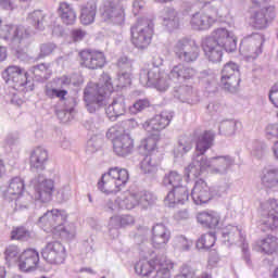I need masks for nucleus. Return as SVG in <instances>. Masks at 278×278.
Wrapping results in <instances>:
<instances>
[{
    "instance_id": "nucleus-1",
    "label": "nucleus",
    "mask_w": 278,
    "mask_h": 278,
    "mask_svg": "<svg viewBox=\"0 0 278 278\" xmlns=\"http://www.w3.org/2000/svg\"><path fill=\"white\" fill-rule=\"evenodd\" d=\"M214 144V132L204 131L198 137L195 151L191 163L186 167V175L188 179H197L201 177L207 168H211L214 175H227L229 168L236 164V160L229 155L214 156L207 159L205 153L212 149Z\"/></svg>"
},
{
    "instance_id": "nucleus-2",
    "label": "nucleus",
    "mask_w": 278,
    "mask_h": 278,
    "mask_svg": "<svg viewBox=\"0 0 278 278\" xmlns=\"http://www.w3.org/2000/svg\"><path fill=\"white\" fill-rule=\"evenodd\" d=\"M202 49L205 58L216 64L223 60V50L233 53L238 49V38L233 31L219 27L214 29L211 36L202 39Z\"/></svg>"
},
{
    "instance_id": "nucleus-3",
    "label": "nucleus",
    "mask_w": 278,
    "mask_h": 278,
    "mask_svg": "<svg viewBox=\"0 0 278 278\" xmlns=\"http://www.w3.org/2000/svg\"><path fill=\"white\" fill-rule=\"evenodd\" d=\"M170 121H173V112L163 111L142 124L144 131L150 134V137L141 140L139 144L140 153L151 155L155 151L157 140H160V131L166 129L170 125Z\"/></svg>"
},
{
    "instance_id": "nucleus-4",
    "label": "nucleus",
    "mask_w": 278,
    "mask_h": 278,
    "mask_svg": "<svg viewBox=\"0 0 278 278\" xmlns=\"http://www.w3.org/2000/svg\"><path fill=\"white\" fill-rule=\"evenodd\" d=\"M112 92H114V86L112 85V78L108 74H103L98 84H88L84 91L87 111L90 114L99 112L105 105L108 94H112Z\"/></svg>"
},
{
    "instance_id": "nucleus-5",
    "label": "nucleus",
    "mask_w": 278,
    "mask_h": 278,
    "mask_svg": "<svg viewBox=\"0 0 278 278\" xmlns=\"http://www.w3.org/2000/svg\"><path fill=\"white\" fill-rule=\"evenodd\" d=\"M66 212L53 208L51 211H46L43 216L38 219V226L43 229V231H51L52 233H66L67 238H75L77 229L75 224H71L68 227L64 228V223H66Z\"/></svg>"
},
{
    "instance_id": "nucleus-6",
    "label": "nucleus",
    "mask_w": 278,
    "mask_h": 278,
    "mask_svg": "<svg viewBox=\"0 0 278 278\" xmlns=\"http://www.w3.org/2000/svg\"><path fill=\"white\" fill-rule=\"evenodd\" d=\"M129 181V172L126 168L111 167L109 172L102 175L98 182V188L105 194L121 192L122 188Z\"/></svg>"
},
{
    "instance_id": "nucleus-7",
    "label": "nucleus",
    "mask_w": 278,
    "mask_h": 278,
    "mask_svg": "<svg viewBox=\"0 0 278 278\" xmlns=\"http://www.w3.org/2000/svg\"><path fill=\"white\" fill-rule=\"evenodd\" d=\"M106 138L113 142V153L118 157H129L134 153V139L125 134L121 126H113L106 131Z\"/></svg>"
},
{
    "instance_id": "nucleus-8",
    "label": "nucleus",
    "mask_w": 278,
    "mask_h": 278,
    "mask_svg": "<svg viewBox=\"0 0 278 278\" xmlns=\"http://www.w3.org/2000/svg\"><path fill=\"white\" fill-rule=\"evenodd\" d=\"M155 25L149 18H139L137 23L131 26V43L136 49H147L153 39V29Z\"/></svg>"
},
{
    "instance_id": "nucleus-9",
    "label": "nucleus",
    "mask_w": 278,
    "mask_h": 278,
    "mask_svg": "<svg viewBox=\"0 0 278 278\" xmlns=\"http://www.w3.org/2000/svg\"><path fill=\"white\" fill-rule=\"evenodd\" d=\"M139 81L141 86L147 88H156L160 92L168 90L170 83L166 80V74L160 71V67L153 65H144L139 73Z\"/></svg>"
},
{
    "instance_id": "nucleus-10",
    "label": "nucleus",
    "mask_w": 278,
    "mask_h": 278,
    "mask_svg": "<svg viewBox=\"0 0 278 278\" xmlns=\"http://www.w3.org/2000/svg\"><path fill=\"white\" fill-rule=\"evenodd\" d=\"M201 50L197 45V41L188 38L178 39L173 45V53L176 55L177 60L185 62L186 64H192L199 60Z\"/></svg>"
},
{
    "instance_id": "nucleus-11",
    "label": "nucleus",
    "mask_w": 278,
    "mask_h": 278,
    "mask_svg": "<svg viewBox=\"0 0 278 278\" xmlns=\"http://www.w3.org/2000/svg\"><path fill=\"white\" fill-rule=\"evenodd\" d=\"M265 41L264 35L260 33L248 35L241 40L239 51L249 62L257 60L258 55L264 52Z\"/></svg>"
},
{
    "instance_id": "nucleus-12",
    "label": "nucleus",
    "mask_w": 278,
    "mask_h": 278,
    "mask_svg": "<svg viewBox=\"0 0 278 278\" xmlns=\"http://www.w3.org/2000/svg\"><path fill=\"white\" fill-rule=\"evenodd\" d=\"M2 21L0 20V40H4L11 47H21L25 45L27 39L31 34L24 26L16 25H1Z\"/></svg>"
},
{
    "instance_id": "nucleus-13",
    "label": "nucleus",
    "mask_w": 278,
    "mask_h": 278,
    "mask_svg": "<svg viewBox=\"0 0 278 278\" xmlns=\"http://www.w3.org/2000/svg\"><path fill=\"white\" fill-rule=\"evenodd\" d=\"M218 21V9L214 5H205L202 11L191 16L190 25L198 31H205Z\"/></svg>"
},
{
    "instance_id": "nucleus-14",
    "label": "nucleus",
    "mask_w": 278,
    "mask_h": 278,
    "mask_svg": "<svg viewBox=\"0 0 278 278\" xmlns=\"http://www.w3.org/2000/svg\"><path fill=\"white\" fill-rule=\"evenodd\" d=\"M30 188L35 190V201H39L40 203H49V201H51V197H53L54 182L52 179L39 174L30 180Z\"/></svg>"
},
{
    "instance_id": "nucleus-15",
    "label": "nucleus",
    "mask_w": 278,
    "mask_h": 278,
    "mask_svg": "<svg viewBox=\"0 0 278 278\" xmlns=\"http://www.w3.org/2000/svg\"><path fill=\"white\" fill-rule=\"evenodd\" d=\"M220 86L232 94L240 88V66L235 62H228L222 70Z\"/></svg>"
},
{
    "instance_id": "nucleus-16",
    "label": "nucleus",
    "mask_w": 278,
    "mask_h": 278,
    "mask_svg": "<svg viewBox=\"0 0 278 278\" xmlns=\"http://www.w3.org/2000/svg\"><path fill=\"white\" fill-rule=\"evenodd\" d=\"M102 18L113 25H125V3L121 0H105Z\"/></svg>"
},
{
    "instance_id": "nucleus-17",
    "label": "nucleus",
    "mask_w": 278,
    "mask_h": 278,
    "mask_svg": "<svg viewBox=\"0 0 278 278\" xmlns=\"http://www.w3.org/2000/svg\"><path fill=\"white\" fill-rule=\"evenodd\" d=\"M2 77L14 90H24L29 84V73L16 65L9 66Z\"/></svg>"
},
{
    "instance_id": "nucleus-18",
    "label": "nucleus",
    "mask_w": 278,
    "mask_h": 278,
    "mask_svg": "<svg viewBox=\"0 0 278 278\" xmlns=\"http://www.w3.org/2000/svg\"><path fill=\"white\" fill-rule=\"evenodd\" d=\"M41 257L48 264H64L66 248L60 241L48 242L41 250Z\"/></svg>"
},
{
    "instance_id": "nucleus-19",
    "label": "nucleus",
    "mask_w": 278,
    "mask_h": 278,
    "mask_svg": "<svg viewBox=\"0 0 278 278\" xmlns=\"http://www.w3.org/2000/svg\"><path fill=\"white\" fill-rule=\"evenodd\" d=\"M261 223L266 227L275 231L278 229V202L277 200H268L261 204Z\"/></svg>"
},
{
    "instance_id": "nucleus-20",
    "label": "nucleus",
    "mask_w": 278,
    "mask_h": 278,
    "mask_svg": "<svg viewBox=\"0 0 278 278\" xmlns=\"http://www.w3.org/2000/svg\"><path fill=\"white\" fill-rule=\"evenodd\" d=\"M79 56L81 66L90 71H97L105 66V54L99 50H83Z\"/></svg>"
},
{
    "instance_id": "nucleus-21",
    "label": "nucleus",
    "mask_w": 278,
    "mask_h": 278,
    "mask_svg": "<svg viewBox=\"0 0 278 278\" xmlns=\"http://www.w3.org/2000/svg\"><path fill=\"white\" fill-rule=\"evenodd\" d=\"M167 77L169 83L184 84V81H190V79H194V77H197V70L179 63L173 66Z\"/></svg>"
},
{
    "instance_id": "nucleus-22",
    "label": "nucleus",
    "mask_w": 278,
    "mask_h": 278,
    "mask_svg": "<svg viewBox=\"0 0 278 278\" xmlns=\"http://www.w3.org/2000/svg\"><path fill=\"white\" fill-rule=\"evenodd\" d=\"M40 254L35 249L25 250L20 254L18 268L22 273H31L38 268Z\"/></svg>"
},
{
    "instance_id": "nucleus-23",
    "label": "nucleus",
    "mask_w": 278,
    "mask_h": 278,
    "mask_svg": "<svg viewBox=\"0 0 278 278\" xmlns=\"http://www.w3.org/2000/svg\"><path fill=\"white\" fill-rule=\"evenodd\" d=\"M191 199L195 205H203L212 200V193L210 192V186L203 179H198L194 187L191 190Z\"/></svg>"
},
{
    "instance_id": "nucleus-24",
    "label": "nucleus",
    "mask_w": 278,
    "mask_h": 278,
    "mask_svg": "<svg viewBox=\"0 0 278 278\" xmlns=\"http://www.w3.org/2000/svg\"><path fill=\"white\" fill-rule=\"evenodd\" d=\"M174 97L180 103H188V105H197L201 99L199 93L192 88V86L181 85L174 87Z\"/></svg>"
},
{
    "instance_id": "nucleus-25",
    "label": "nucleus",
    "mask_w": 278,
    "mask_h": 278,
    "mask_svg": "<svg viewBox=\"0 0 278 278\" xmlns=\"http://www.w3.org/2000/svg\"><path fill=\"white\" fill-rule=\"evenodd\" d=\"M49 160V152L42 147H37L30 152V170L33 173H40L47 168V161Z\"/></svg>"
},
{
    "instance_id": "nucleus-26",
    "label": "nucleus",
    "mask_w": 278,
    "mask_h": 278,
    "mask_svg": "<svg viewBox=\"0 0 278 278\" xmlns=\"http://www.w3.org/2000/svg\"><path fill=\"white\" fill-rule=\"evenodd\" d=\"M190 193L188 192V187L180 185L178 187H174L172 191H169L164 200L165 205L167 207H175V205H184L186 201H188Z\"/></svg>"
},
{
    "instance_id": "nucleus-27",
    "label": "nucleus",
    "mask_w": 278,
    "mask_h": 278,
    "mask_svg": "<svg viewBox=\"0 0 278 278\" xmlns=\"http://www.w3.org/2000/svg\"><path fill=\"white\" fill-rule=\"evenodd\" d=\"M170 240V230L163 224H156L152 228V247L154 249H164Z\"/></svg>"
},
{
    "instance_id": "nucleus-28",
    "label": "nucleus",
    "mask_w": 278,
    "mask_h": 278,
    "mask_svg": "<svg viewBox=\"0 0 278 278\" xmlns=\"http://www.w3.org/2000/svg\"><path fill=\"white\" fill-rule=\"evenodd\" d=\"M261 181L265 188L278 191V166H267L263 169Z\"/></svg>"
},
{
    "instance_id": "nucleus-29",
    "label": "nucleus",
    "mask_w": 278,
    "mask_h": 278,
    "mask_svg": "<svg viewBox=\"0 0 278 278\" xmlns=\"http://www.w3.org/2000/svg\"><path fill=\"white\" fill-rule=\"evenodd\" d=\"M222 236L228 247H231V244H244V235H242V230L238 226H226L222 230Z\"/></svg>"
},
{
    "instance_id": "nucleus-30",
    "label": "nucleus",
    "mask_w": 278,
    "mask_h": 278,
    "mask_svg": "<svg viewBox=\"0 0 278 278\" xmlns=\"http://www.w3.org/2000/svg\"><path fill=\"white\" fill-rule=\"evenodd\" d=\"M127 108L125 105V97L117 96L113 99L111 104L105 109V114L110 121H116L118 116H123L125 114Z\"/></svg>"
},
{
    "instance_id": "nucleus-31",
    "label": "nucleus",
    "mask_w": 278,
    "mask_h": 278,
    "mask_svg": "<svg viewBox=\"0 0 278 278\" xmlns=\"http://www.w3.org/2000/svg\"><path fill=\"white\" fill-rule=\"evenodd\" d=\"M278 249V238L275 236H267L264 239L256 241L254 250L265 255H273Z\"/></svg>"
},
{
    "instance_id": "nucleus-32",
    "label": "nucleus",
    "mask_w": 278,
    "mask_h": 278,
    "mask_svg": "<svg viewBox=\"0 0 278 278\" xmlns=\"http://www.w3.org/2000/svg\"><path fill=\"white\" fill-rule=\"evenodd\" d=\"M198 223L207 229H216L220 223V216L216 212H201L197 216Z\"/></svg>"
},
{
    "instance_id": "nucleus-33",
    "label": "nucleus",
    "mask_w": 278,
    "mask_h": 278,
    "mask_svg": "<svg viewBox=\"0 0 278 278\" xmlns=\"http://www.w3.org/2000/svg\"><path fill=\"white\" fill-rule=\"evenodd\" d=\"M160 262H162V256H157L155 258H152L151 261H139L135 265V270L137 275H142V277H147L148 275H151L153 269H156Z\"/></svg>"
},
{
    "instance_id": "nucleus-34",
    "label": "nucleus",
    "mask_w": 278,
    "mask_h": 278,
    "mask_svg": "<svg viewBox=\"0 0 278 278\" xmlns=\"http://www.w3.org/2000/svg\"><path fill=\"white\" fill-rule=\"evenodd\" d=\"M59 14L65 25H73L77 21V13L68 2L60 3Z\"/></svg>"
},
{
    "instance_id": "nucleus-35",
    "label": "nucleus",
    "mask_w": 278,
    "mask_h": 278,
    "mask_svg": "<svg viewBox=\"0 0 278 278\" xmlns=\"http://www.w3.org/2000/svg\"><path fill=\"white\" fill-rule=\"evenodd\" d=\"M116 203L117 207H121V210H134L139 203L138 191L124 193L122 197L116 198Z\"/></svg>"
},
{
    "instance_id": "nucleus-36",
    "label": "nucleus",
    "mask_w": 278,
    "mask_h": 278,
    "mask_svg": "<svg viewBox=\"0 0 278 278\" xmlns=\"http://www.w3.org/2000/svg\"><path fill=\"white\" fill-rule=\"evenodd\" d=\"M96 16L97 2L90 1L81 9L80 23H83V25H91V23H94Z\"/></svg>"
},
{
    "instance_id": "nucleus-37",
    "label": "nucleus",
    "mask_w": 278,
    "mask_h": 278,
    "mask_svg": "<svg viewBox=\"0 0 278 278\" xmlns=\"http://www.w3.org/2000/svg\"><path fill=\"white\" fill-rule=\"evenodd\" d=\"M163 24L168 29H177L179 27V18L177 17V11L172 8H165L162 12Z\"/></svg>"
},
{
    "instance_id": "nucleus-38",
    "label": "nucleus",
    "mask_w": 278,
    "mask_h": 278,
    "mask_svg": "<svg viewBox=\"0 0 278 278\" xmlns=\"http://www.w3.org/2000/svg\"><path fill=\"white\" fill-rule=\"evenodd\" d=\"M25 192V180L21 177H14L9 181L7 193L10 197H21Z\"/></svg>"
},
{
    "instance_id": "nucleus-39",
    "label": "nucleus",
    "mask_w": 278,
    "mask_h": 278,
    "mask_svg": "<svg viewBox=\"0 0 278 278\" xmlns=\"http://www.w3.org/2000/svg\"><path fill=\"white\" fill-rule=\"evenodd\" d=\"M189 151H192V138L188 136H181L178 140L177 147L174 149L175 157L186 155Z\"/></svg>"
},
{
    "instance_id": "nucleus-40",
    "label": "nucleus",
    "mask_w": 278,
    "mask_h": 278,
    "mask_svg": "<svg viewBox=\"0 0 278 278\" xmlns=\"http://www.w3.org/2000/svg\"><path fill=\"white\" fill-rule=\"evenodd\" d=\"M184 177L177 170H170L166 173L163 177V186L177 188L181 186Z\"/></svg>"
},
{
    "instance_id": "nucleus-41",
    "label": "nucleus",
    "mask_w": 278,
    "mask_h": 278,
    "mask_svg": "<svg viewBox=\"0 0 278 278\" xmlns=\"http://www.w3.org/2000/svg\"><path fill=\"white\" fill-rule=\"evenodd\" d=\"M170 268H173V263L166 260V256H162V260L159 261L154 278H170Z\"/></svg>"
},
{
    "instance_id": "nucleus-42",
    "label": "nucleus",
    "mask_w": 278,
    "mask_h": 278,
    "mask_svg": "<svg viewBox=\"0 0 278 278\" xmlns=\"http://www.w3.org/2000/svg\"><path fill=\"white\" fill-rule=\"evenodd\" d=\"M216 244V235L214 232H208L202 235L197 241V249L199 250H210Z\"/></svg>"
},
{
    "instance_id": "nucleus-43",
    "label": "nucleus",
    "mask_w": 278,
    "mask_h": 278,
    "mask_svg": "<svg viewBox=\"0 0 278 278\" xmlns=\"http://www.w3.org/2000/svg\"><path fill=\"white\" fill-rule=\"evenodd\" d=\"M238 123L236 119H224L219 124V134L222 136H233L236 134V129H238Z\"/></svg>"
},
{
    "instance_id": "nucleus-44",
    "label": "nucleus",
    "mask_w": 278,
    "mask_h": 278,
    "mask_svg": "<svg viewBox=\"0 0 278 278\" xmlns=\"http://www.w3.org/2000/svg\"><path fill=\"white\" fill-rule=\"evenodd\" d=\"M137 200L139 201L138 205L146 210L149 205H153L157 201V198L150 191H137Z\"/></svg>"
},
{
    "instance_id": "nucleus-45",
    "label": "nucleus",
    "mask_w": 278,
    "mask_h": 278,
    "mask_svg": "<svg viewBox=\"0 0 278 278\" xmlns=\"http://www.w3.org/2000/svg\"><path fill=\"white\" fill-rule=\"evenodd\" d=\"M140 168L144 175H155L157 173V164L149 154L140 162Z\"/></svg>"
},
{
    "instance_id": "nucleus-46",
    "label": "nucleus",
    "mask_w": 278,
    "mask_h": 278,
    "mask_svg": "<svg viewBox=\"0 0 278 278\" xmlns=\"http://www.w3.org/2000/svg\"><path fill=\"white\" fill-rule=\"evenodd\" d=\"M45 21V13L40 10H36L28 15V23L36 29H45L42 22Z\"/></svg>"
},
{
    "instance_id": "nucleus-47",
    "label": "nucleus",
    "mask_w": 278,
    "mask_h": 278,
    "mask_svg": "<svg viewBox=\"0 0 278 278\" xmlns=\"http://www.w3.org/2000/svg\"><path fill=\"white\" fill-rule=\"evenodd\" d=\"M45 94L48 97V99H60V101H64V99H66V94H68V91L65 89H58L46 86Z\"/></svg>"
},
{
    "instance_id": "nucleus-48",
    "label": "nucleus",
    "mask_w": 278,
    "mask_h": 278,
    "mask_svg": "<svg viewBox=\"0 0 278 278\" xmlns=\"http://www.w3.org/2000/svg\"><path fill=\"white\" fill-rule=\"evenodd\" d=\"M4 257L9 264L18 262L21 257V249H18L16 245H9L5 249Z\"/></svg>"
},
{
    "instance_id": "nucleus-49",
    "label": "nucleus",
    "mask_w": 278,
    "mask_h": 278,
    "mask_svg": "<svg viewBox=\"0 0 278 278\" xmlns=\"http://www.w3.org/2000/svg\"><path fill=\"white\" fill-rule=\"evenodd\" d=\"M31 238V232L25 227H18L11 232V240H21L25 242Z\"/></svg>"
},
{
    "instance_id": "nucleus-50",
    "label": "nucleus",
    "mask_w": 278,
    "mask_h": 278,
    "mask_svg": "<svg viewBox=\"0 0 278 278\" xmlns=\"http://www.w3.org/2000/svg\"><path fill=\"white\" fill-rule=\"evenodd\" d=\"M174 247L180 251H190L192 249V241L185 236H178L174 239Z\"/></svg>"
},
{
    "instance_id": "nucleus-51",
    "label": "nucleus",
    "mask_w": 278,
    "mask_h": 278,
    "mask_svg": "<svg viewBox=\"0 0 278 278\" xmlns=\"http://www.w3.org/2000/svg\"><path fill=\"white\" fill-rule=\"evenodd\" d=\"M151 103L147 99L137 100L131 106H129L130 114H139V112H143L147 110Z\"/></svg>"
},
{
    "instance_id": "nucleus-52",
    "label": "nucleus",
    "mask_w": 278,
    "mask_h": 278,
    "mask_svg": "<svg viewBox=\"0 0 278 278\" xmlns=\"http://www.w3.org/2000/svg\"><path fill=\"white\" fill-rule=\"evenodd\" d=\"M102 140L98 137H92L87 141L86 153H97L101 149Z\"/></svg>"
},
{
    "instance_id": "nucleus-53",
    "label": "nucleus",
    "mask_w": 278,
    "mask_h": 278,
    "mask_svg": "<svg viewBox=\"0 0 278 278\" xmlns=\"http://www.w3.org/2000/svg\"><path fill=\"white\" fill-rule=\"evenodd\" d=\"M56 49L58 46H55V43L53 42L42 43L40 46L39 58H47L48 55H51V53H53V51H55Z\"/></svg>"
},
{
    "instance_id": "nucleus-54",
    "label": "nucleus",
    "mask_w": 278,
    "mask_h": 278,
    "mask_svg": "<svg viewBox=\"0 0 278 278\" xmlns=\"http://www.w3.org/2000/svg\"><path fill=\"white\" fill-rule=\"evenodd\" d=\"M118 229H122L121 215L112 216L109 220V231L110 233H112V231H115V236H118Z\"/></svg>"
},
{
    "instance_id": "nucleus-55",
    "label": "nucleus",
    "mask_w": 278,
    "mask_h": 278,
    "mask_svg": "<svg viewBox=\"0 0 278 278\" xmlns=\"http://www.w3.org/2000/svg\"><path fill=\"white\" fill-rule=\"evenodd\" d=\"M47 71V65L45 64H39V65H35L33 66L27 73H28V77L29 75H34V77H45L43 73Z\"/></svg>"
},
{
    "instance_id": "nucleus-56",
    "label": "nucleus",
    "mask_w": 278,
    "mask_h": 278,
    "mask_svg": "<svg viewBox=\"0 0 278 278\" xmlns=\"http://www.w3.org/2000/svg\"><path fill=\"white\" fill-rule=\"evenodd\" d=\"M117 66L122 71L131 73V67L134 66V63L131 62V60H129V58L122 56L117 62Z\"/></svg>"
},
{
    "instance_id": "nucleus-57",
    "label": "nucleus",
    "mask_w": 278,
    "mask_h": 278,
    "mask_svg": "<svg viewBox=\"0 0 278 278\" xmlns=\"http://www.w3.org/2000/svg\"><path fill=\"white\" fill-rule=\"evenodd\" d=\"M265 151H266V146H264L263 143L256 142L253 146L252 155H254V157H257L260 160L264 157Z\"/></svg>"
},
{
    "instance_id": "nucleus-58",
    "label": "nucleus",
    "mask_w": 278,
    "mask_h": 278,
    "mask_svg": "<svg viewBox=\"0 0 278 278\" xmlns=\"http://www.w3.org/2000/svg\"><path fill=\"white\" fill-rule=\"evenodd\" d=\"M72 193H71V186L66 185L64 187H62L59 191H58V198L61 201H68V199H71Z\"/></svg>"
},
{
    "instance_id": "nucleus-59",
    "label": "nucleus",
    "mask_w": 278,
    "mask_h": 278,
    "mask_svg": "<svg viewBox=\"0 0 278 278\" xmlns=\"http://www.w3.org/2000/svg\"><path fill=\"white\" fill-rule=\"evenodd\" d=\"M119 87L123 88L125 86H129L131 84V73L130 72H123L119 77Z\"/></svg>"
},
{
    "instance_id": "nucleus-60",
    "label": "nucleus",
    "mask_w": 278,
    "mask_h": 278,
    "mask_svg": "<svg viewBox=\"0 0 278 278\" xmlns=\"http://www.w3.org/2000/svg\"><path fill=\"white\" fill-rule=\"evenodd\" d=\"M194 275H197V271L190 265H184L181 268L180 275L178 277L182 278H194Z\"/></svg>"
},
{
    "instance_id": "nucleus-61",
    "label": "nucleus",
    "mask_w": 278,
    "mask_h": 278,
    "mask_svg": "<svg viewBox=\"0 0 278 278\" xmlns=\"http://www.w3.org/2000/svg\"><path fill=\"white\" fill-rule=\"evenodd\" d=\"M269 101L278 108V83L274 85L269 91Z\"/></svg>"
},
{
    "instance_id": "nucleus-62",
    "label": "nucleus",
    "mask_w": 278,
    "mask_h": 278,
    "mask_svg": "<svg viewBox=\"0 0 278 278\" xmlns=\"http://www.w3.org/2000/svg\"><path fill=\"white\" fill-rule=\"evenodd\" d=\"M104 210L105 212H116V210H121V206H118L116 199L114 201L111 199H108L105 200V203H104Z\"/></svg>"
},
{
    "instance_id": "nucleus-63",
    "label": "nucleus",
    "mask_w": 278,
    "mask_h": 278,
    "mask_svg": "<svg viewBox=\"0 0 278 278\" xmlns=\"http://www.w3.org/2000/svg\"><path fill=\"white\" fill-rule=\"evenodd\" d=\"M119 225L123 227H129V225H134V216L131 215H119Z\"/></svg>"
},
{
    "instance_id": "nucleus-64",
    "label": "nucleus",
    "mask_w": 278,
    "mask_h": 278,
    "mask_svg": "<svg viewBox=\"0 0 278 278\" xmlns=\"http://www.w3.org/2000/svg\"><path fill=\"white\" fill-rule=\"evenodd\" d=\"M16 142H18V132H10L7 135L5 143L9 144V147H13Z\"/></svg>"
}]
</instances>
